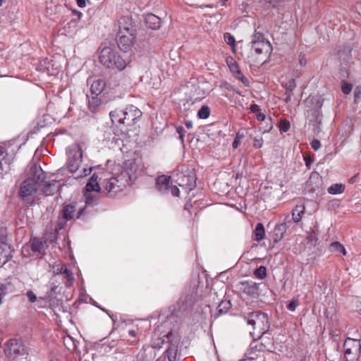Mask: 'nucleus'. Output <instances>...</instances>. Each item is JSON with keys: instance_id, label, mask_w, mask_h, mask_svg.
<instances>
[{"instance_id": "nucleus-1", "label": "nucleus", "mask_w": 361, "mask_h": 361, "mask_svg": "<svg viewBox=\"0 0 361 361\" xmlns=\"http://www.w3.org/2000/svg\"><path fill=\"white\" fill-rule=\"evenodd\" d=\"M208 291L200 283H192L188 289L180 297L176 304L171 305L170 316H179V314H197L202 316L212 314V308L207 304L206 298Z\"/></svg>"}, {"instance_id": "nucleus-2", "label": "nucleus", "mask_w": 361, "mask_h": 361, "mask_svg": "<svg viewBox=\"0 0 361 361\" xmlns=\"http://www.w3.org/2000/svg\"><path fill=\"white\" fill-rule=\"evenodd\" d=\"M138 166L135 159H128L123 162L121 171L110 178L106 185V190L111 196L123 190L128 185H131L136 180Z\"/></svg>"}, {"instance_id": "nucleus-3", "label": "nucleus", "mask_w": 361, "mask_h": 361, "mask_svg": "<svg viewBox=\"0 0 361 361\" xmlns=\"http://www.w3.org/2000/svg\"><path fill=\"white\" fill-rule=\"evenodd\" d=\"M113 124L120 127L122 133L131 130L142 116V112L136 106L129 105L124 110L115 109L109 113Z\"/></svg>"}, {"instance_id": "nucleus-4", "label": "nucleus", "mask_w": 361, "mask_h": 361, "mask_svg": "<svg viewBox=\"0 0 361 361\" xmlns=\"http://www.w3.org/2000/svg\"><path fill=\"white\" fill-rule=\"evenodd\" d=\"M99 62L108 68L119 71H123L127 66L126 61L116 49L110 47H105L101 50Z\"/></svg>"}, {"instance_id": "nucleus-5", "label": "nucleus", "mask_w": 361, "mask_h": 361, "mask_svg": "<svg viewBox=\"0 0 361 361\" xmlns=\"http://www.w3.org/2000/svg\"><path fill=\"white\" fill-rule=\"evenodd\" d=\"M76 202H71L70 204H63L60 212L59 219L57 222L56 229L62 230L66 226V223L69 221H75L80 218H83L86 212V206L78 209L76 216L75 218V213L76 212Z\"/></svg>"}, {"instance_id": "nucleus-6", "label": "nucleus", "mask_w": 361, "mask_h": 361, "mask_svg": "<svg viewBox=\"0 0 361 361\" xmlns=\"http://www.w3.org/2000/svg\"><path fill=\"white\" fill-rule=\"evenodd\" d=\"M345 361H358L361 353L359 339L347 338L343 344Z\"/></svg>"}, {"instance_id": "nucleus-7", "label": "nucleus", "mask_w": 361, "mask_h": 361, "mask_svg": "<svg viewBox=\"0 0 361 361\" xmlns=\"http://www.w3.org/2000/svg\"><path fill=\"white\" fill-rule=\"evenodd\" d=\"M4 353L8 358L28 354V350L21 340L11 338L4 344Z\"/></svg>"}, {"instance_id": "nucleus-8", "label": "nucleus", "mask_w": 361, "mask_h": 361, "mask_svg": "<svg viewBox=\"0 0 361 361\" xmlns=\"http://www.w3.org/2000/svg\"><path fill=\"white\" fill-rule=\"evenodd\" d=\"M164 337L167 339L166 343H169V346L166 349L165 354L169 361H176L178 345L180 336L178 331L176 329H171Z\"/></svg>"}, {"instance_id": "nucleus-9", "label": "nucleus", "mask_w": 361, "mask_h": 361, "mask_svg": "<svg viewBox=\"0 0 361 361\" xmlns=\"http://www.w3.org/2000/svg\"><path fill=\"white\" fill-rule=\"evenodd\" d=\"M196 174L194 169H187L176 174V183L181 188H185L189 192L196 186Z\"/></svg>"}, {"instance_id": "nucleus-10", "label": "nucleus", "mask_w": 361, "mask_h": 361, "mask_svg": "<svg viewBox=\"0 0 361 361\" xmlns=\"http://www.w3.org/2000/svg\"><path fill=\"white\" fill-rule=\"evenodd\" d=\"M61 287H59L58 284L52 282L50 283V286L46 293L47 299L49 300V308L52 310L55 316H59V312L62 308L61 300L58 299V294L60 293Z\"/></svg>"}, {"instance_id": "nucleus-11", "label": "nucleus", "mask_w": 361, "mask_h": 361, "mask_svg": "<svg viewBox=\"0 0 361 361\" xmlns=\"http://www.w3.org/2000/svg\"><path fill=\"white\" fill-rule=\"evenodd\" d=\"M247 324L252 326L253 331H250V335L254 340L260 338L269 329L268 317H255L247 321Z\"/></svg>"}, {"instance_id": "nucleus-12", "label": "nucleus", "mask_w": 361, "mask_h": 361, "mask_svg": "<svg viewBox=\"0 0 361 361\" xmlns=\"http://www.w3.org/2000/svg\"><path fill=\"white\" fill-rule=\"evenodd\" d=\"M82 151L80 145L72 146L68 153V159L66 163L68 170L72 173H76L82 162Z\"/></svg>"}, {"instance_id": "nucleus-13", "label": "nucleus", "mask_w": 361, "mask_h": 361, "mask_svg": "<svg viewBox=\"0 0 361 361\" xmlns=\"http://www.w3.org/2000/svg\"><path fill=\"white\" fill-rule=\"evenodd\" d=\"M38 187L37 180L27 178L21 183L18 195L23 201H28L36 193Z\"/></svg>"}, {"instance_id": "nucleus-14", "label": "nucleus", "mask_w": 361, "mask_h": 361, "mask_svg": "<svg viewBox=\"0 0 361 361\" xmlns=\"http://www.w3.org/2000/svg\"><path fill=\"white\" fill-rule=\"evenodd\" d=\"M259 285L252 281H240L236 287L240 293L245 294L246 295L257 298L259 296Z\"/></svg>"}, {"instance_id": "nucleus-15", "label": "nucleus", "mask_w": 361, "mask_h": 361, "mask_svg": "<svg viewBox=\"0 0 361 361\" xmlns=\"http://www.w3.org/2000/svg\"><path fill=\"white\" fill-rule=\"evenodd\" d=\"M136 33H123L118 32L116 42L118 48L123 52L129 51L135 44Z\"/></svg>"}, {"instance_id": "nucleus-16", "label": "nucleus", "mask_w": 361, "mask_h": 361, "mask_svg": "<svg viewBox=\"0 0 361 361\" xmlns=\"http://www.w3.org/2000/svg\"><path fill=\"white\" fill-rule=\"evenodd\" d=\"M30 178H34V180H37V185H39L40 183H44L46 188L50 187L52 184L46 182V173L42 169L40 166H38L36 163L32 162L30 165V170L28 172Z\"/></svg>"}, {"instance_id": "nucleus-17", "label": "nucleus", "mask_w": 361, "mask_h": 361, "mask_svg": "<svg viewBox=\"0 0 361 361\" xmlns=\"http://www.w3.org/2000/svg\"><path fill=\"white\" fill-rule=\"evenodd\" d=\"M322 183V176L317 172H312L305 183V190L309 193L319 192Z\"/></svg>"}, {"instance_id": "nucleus-18", "label": "nucleus", "mask_w": 361, "mask_h": 361, "mask_svg": "<svg viewBox=\"0 0 361 361\" xmlns=\"http://www.w3.org/2000/svg\"><path fill=\"white\" fill-rule=\"evenodd\" d=\"M118 30L123 33H136L135 25H133L131 16H124L121 17L118 20Z\"/></svg>"}, {"instance_id": "nucleus-19", "label": "nucleus", "mask_w": 361, "mask_h": 361, "mask_svg": "<svg viewBox=\"0 0 361 361\" xmlns=\"http://www.w3.org/2000/svg\"><path fill=\"white\" fill-rule=\"evenodd\" d=\"M13 251L14 249L11 244L3 240L0 242V267L11 259Z\"/></svg>"}, {"instance_id": "nucleus-20", "label": "nucleus", "mask_w": 361, "mask_h": 361, "mask_svg": "<svg viewBox=\"0 0 361 361\" xmlns=\"http://www.w3.org/2000/svg\"><path fill=\"white\" fill-rule=\"evenodd\" d=\"M256 341L257 340H254V341L251 342L245 353V356L248 360H257L259 353L264 350V345L261 343L256 342Z\"/></svg>"}, {"instance_id": "nucleus-21", "label": "nucleus", "mask_w": 361, "mask_h": 361, "mask_svg": "<svg viewBox=\"0 0 361 361\" xmlns=\"http://www.w3.org/2000/svg\"><path fill=\"white\" fill-rule=\"evenodd\" d=\"M172 185L171 177L166 175L159 176L156 180V187L162 193H168Z\"/></svg>"}, {"instance_id": "nucleus-22", "label": "nucleus", "mask_w": 361, "mask_h": 361, "mask_svg": "<svg viewBox=\"0 0 361 361\" xmlns=\"http://www.w3.org/2000/svg\"><path fill=\"white\" fill-rule=\"evenodd\" d=\"M37 70L46 73L48 75H54L58 73L57 68L54 67V61L47 59L40 62Z\"/></svg>"}, {"instance_id": "nucleus-23", "label": "nucleus", "mask_w": 361, "mask_h": 361, "mask_svg": "<svg viewBox=\"0 0 361 361\" xmlns=\"http://www.w3.org/2000/svg\"><path fill=\"white\" fill-rule=\"evenodd\" d=\"M288 228V226L286 222L279 224L275 226L271 236L274 244L278 243L283 238V235L286 232Z\"/></svg>"}, {"instance_id": "nucleus-24", "label": "nucleus", "mask_w": 361, "mask_h": 361, "mask_svg": "<svg viewBox=\"0 0 361 361\" xmlns=\"http://www.w3.org/2000/svg\"><path fill=\"white\" fill-rule=\"evenodd\" d=\"M62 339L65 348L69 352L80 354V351L78 349V345L79 344L78 341L68 334L63 335Z\"/></svg>"}, {"instance_id": "nucleus-25", "label": "nucleus", "mask_w": 361, "mask_h": 361, "mask_svg": "<svg viewBox=\"0 0 361 361\" xmlns=\"http://www.w3.org/2000/svg\"><path fill=\"white\" fill-rule=\"evenodd\" d=\"M5 152V149L4 147L0 146V176L3 178V176L8 173L11 170V162L9 159L6 158L4 156V153Z\"/></svg>"}, {"instance_id": "nucleus-26", "label": "nucleus", "mask_w": 361, "mask_h": 361, "mask_svg": "<svg viewBox=\"0 0 361 361\" xmlns=\"http://www.w3.org/2000/svg\"><path fill=\"white\" fill-rule=\"evenodd\" d=\"M88 98V106L89 109L92 112L95 113L100 110L102 107V101L100 95H87Z\"/></svg>"}, {"instance_id": "nucleus-27", "label": "nucleus", "mask_w": 361, "mask_h": 361, "mask_svg": "<svg viewBox=\"0 0 361 361\" xmlns=\"http://www.w3.org/2000/svg\"><path fill=\"white\" fill-rule=\"evenodd\" d=\"M30 248L35 253L42 254L45 246L47 247V241H43L39 238L34 237L30 240Z\"/></svg>"}, {"instance_id": "nucleus-28", "label": "nucleus", "mask_w": 361, "mask_h": 361, "mask_svg": "<svg viewBox=\"0 0 361 361\" xmlns=\"http://www.w3.org/2000/svg\"><path fill=\"white\" fill-rule=\"evenodd\" d=\"M98 175L96 173H94L88 180V182L85 187V190L89 192H99L101 188L98 182Z\"/></svg>"}, {"instance_id": "nucleus-29", "label": "nucleus", "mask_w": 361, "mask_h": 361, "mask_svg": "<svg viewBox=\"0 0 361 361\" xmlns=\"http://www.w3.org/2000/svg\"><path fill=\"white\" fill-rule=\"evenodd\" d=\"M145 19L147 26L149 28L157 30L161 26V18L153 13H147Z\"/></svg>"}, {"instance_id": "nucleus-30", "label": "nucleus", "mask_w": 361, "mask_h": 361, "mask_svg": "<svg viewBox=\"0 0 361 361\" xmlns=\"http://www.w3.org/2000/svg\"><path fill=\"white\" fill-rule=\"evenodd\" d=\"M252 49H253L257 55L264 53L267 54L271 49V45L269 41L262 42H258V43H253L252 44Z\"/></svg>"}, {"instance_id": "nucleus-31", "label": "nucleus", "mask_w": 361, "mask_h": 361, "mask_svg": "<svg viewBox=\"0 0 361 361\" xmlns=\"http://www.w3.org/2000/svg\"><path fill=\"white\" fill-rule=\"evenodd\" d=\"M106 87V82L104 79L99 78L94 80L90 87V94L92 95H101Z\"/></svg>"}, {"instance_id": "nucleus-32", "label": "nucleus", "mask_w": 361, "mask_h": 361, "mask_svg": "<svg viewBox=\"0 0 361 361\" xmlns=\"http://www.w3.org/2000/svg\"><path fill=\"white\" fill-rule=\"evenodd\" d=\"M56 274L65 275V279H66L65 285L66 287L72 286L74 281L73 274L72 271L66 267V265L63 264L61 268H58L56 269Z\"/></svg>"}, {"instance_id": "nucleus-33", "label": "nucleus", "mask_w": 361, "mask_h": 361, "mask_svg": "<svg viewBox=\"0 0 361 361\" xmlns=\"http://www.w3.org/2000/svg\"><path fill=\"white\" fill-rule=\"evenodd\" d=\"M114 330L125 329L128 325L132 324V319H125L123 317H111Z\"/></svg>"}, {"instance_id": "nucleus-34", "label": "nucleus", "mask_w": 361, "mask_h": 361, "mask_svg": "<svg viewBox=\"0 0 361 361\" xmlns=\"http://www.w3.org/2000/svg\"><path fill=\"white\" fill-rule=\"evenodd\" d=\"M265 230L264 225L262 223L257 224L253 231V239L257 242L261 241L264 238Z\"/></svg>"}, {"instance_id": "nucleus-35", "label": "nucleus", "mask_w": 361, "mask_h": 361, "mask_svg": "<svg viewBox=\"0 0 361 361\" xmlns=\"http://www.w3.org/2000/svg\"><path fill=\"white\" fill-rule=\"evenodd\" d=\"M305 207L302 205H297L292 211V220L294 223H298L302 218Z\"/></svg>"}, {"instance_id": "nucleus-36", "label": "nucleus", "mask_w": 361, "mask_h": 361, "mask_svg": "<svg viewBox=\"0 0 361 361\" xmlns=\"http://www.w3.org/2000/svg\"><path fill=\"white\" fill-rule=\"evenodd\" d=\"M345 185L342 183H334L328 188V192L331 195L341 194L345 190Z\"/></svg>"}, {"instance_id": "nucleus-37", "label": "nucleus", "mask_w": 361, "mask_h": 361, "mask_svg": "<svg viewBox=\"0 0 361 361\" xmlns=\"http://www.w3.org/2000/svg\"><path fill=\"white\" fill-rule=\"evenodd\" d=\"M330 251L337 252L338 254L346 255V251L343 245L338 241L331 243L329 247Z\"/></svg>"}, {"instance_id": "nucleus-38", "label": "nucleus", "mask_w": 361, "mask_h": 361, "mask_svg": "<svg viewBox=\"0 0 361 361\" xmlns=\"http://www.w3.org/2000/svg\"><path fill=\"white\" fill-rule=\"evenodd\" d=\"M230 300H222L216 307L219 314H226L231 308Z\"/></svg>"}, {"instance_id": "nucleus-39", "label": "nucleus", "mask_w": 361, "mask_h": 361, "mask_svg": "<svg viewBox=\"0 0 361 361\" xmlns=\"http://www.w3.org/2000/svg\"><path fill=\"white\" fill-rule=\"evenodd\" d=\"M283 87L285 89V94L293 95V90L296 87V82L295 79L289 80L285 85H283Z\"/></svg>"}, {"instance_id": "nucleus-40", "label": "nucleus", "mask_w": 361, "mask_h": 361, "mask_svg": "<svg viewBox=\"0 0 361 361\" xmlns=\"http://www.w3.org/2000/svg\"><path fill=\"white\" fill-rule=\"evenodd\" d=\"M257 120L259 121H264L266 123L269 124V128L267 129V130H264V133H269L273 128V126H272V121H271V118L269 117L268 118L267 120H266V116L265 114H262V113H258V114L257 115Z\"/></svg>"}, {"instance_id": "nucleus-41", "label": "nucleus", "mask_w": 361, "mask_h": 361, "mask_svg": "<svg viewBox=\"0 0 361 361\" xmlns=\"http://www.w3.org/2000/svg\"><path fill=\"white\" fill-rule=\"evenodd\" d=\"M12 292V286L10 283L0 284V297L4 296Z\"/></svg>"}, {"instance_id": "nucleus-42", "label": "nucleus", "mask_w": 361, "mask_h": 361, "mask_svg": "<svg viewBox=\"0 0 361 361\" xmlns=\"http://www.w3.org/2000/svg\"><path fill=\"white\" fill-rule=\"evenodd\" d=\"M224 39L228 45L231 47V48L233 49V51H234L235 49V42H236L234 36H233L229 32H226L224 35Z\"/></svg>"}, {"instance_id": "nucleus-43", "label": "nucleus", "mask_w": 361, "mask_h": 361, "mask_svg": "<svg viewBox=\"0 0 361 361\" xmlns=\"http://www.w3.org/2000/svg\"><path fill=\"white\" fill-rule=\"evenodd\" d=\"M210 115V109L207 105H203L197 112V116L201 119H206Z\"/></svg>"}, {"instance_id": "nucleus-44", "label": "nucleus", "mask_w": 361, "mask_h": 361, "mask_svg": "<svg viewBox=\"0 0 361 361\" xmlns=\"http://www.w3.org/2000/svg\"><path fill=\"white\" fill-rule=\"evenodd\" d=\"M254 276L259 279H264L267 276V268L259 266L254 271Z\"/></svg>"}, {"instance_id": "nucleus-45", "label": "nucleus", "mask_w": 361, "mask_h": 361, "mask_svg": "<svg viewBox=\"0 0 361 361\" xmlns=\"http://www.w3.org/2000/svg\"><path fill=\"white\" fill-rule=\"evenodd\" d=\"M265 41L267 40L264 38V34L261 32H257V30H255L252 35L251 44H252L253 43H258V42H262Z\"/></svg>"}, {"instance_id": "nucleus-46", "label": "nucleus", "mask_w": 361, "mask_h": 361, "mask_svg": "<svg viewBox=\"0 0 361 361\" xmlns=\"http://www.w3.org/2000/svg\"><path fill=\"white\" fill-rule=\"evenodd\" d=\"M341 91L344 94H349L353 89V85L346 82L345 80H341Z\"/></svg>"}, {"instance_id": "nucleus-47", "label": "nucleus", "mask_w": 361, "mask_h": 361, "mask_svg": "<svg viewBox=\"0 0 361 361\" xmlns=\"http://www.w3.org/2000/svg\"><path fill=\"white\" fill-rule=\"evenodd\" d=\"M290 124L287 119H281L279 125L281 133H286L290 130Z\"/></svg>"}, {"instance_id": "nucleus-48", "label": "nucleus", "mask_w": 361, "mask_h": 361, "mask_svg": "<svg viewBox=\"0 0 361 361\" xmlns=\"http://www.w3.org/2000/svg\"><path fill=\"white\" fill-rule=\"evenodd\" d=\"M361 101V86L357 85L354 90V103L358 104Z\"/></svg>"}, {"instance_id": "nucleus-49", "label": "nucleus", "mask_w": 361, "mask_h": 361, "mask_svg": "<svg viewBox=\"0 0 361 361\" xmlns=\"http://www.w3.org/2000/svg\"><path fill=\"white\" fill-rule=\"evenodd\" d=\"M35 302L38 307H49V300L47 299L46 295L44 297H39Z\"/></svg>"}, {"instance_id": "nucleus-50", "label": "nucleus", "mask_w": 361, "mask_h": 361, "mask_svg": "<svg viewBox=\"0 0 361 361\" xmlns=\"http://www.w3.org/2000/svg\"><path fill=\"white\" fill-rule=\"evenodd\" d=\"M84 196L85 197L86 205L93 204L94 202L96 200H94V197L91 195V192H89L87 190L85 192Z\"/></svg>"}, {"instance_id": "nucleus-51", "label": "nucleus", "mask_w": 361, "mask_h": 361, "mask_svg": "<svg viewBox=\"0 0 361 361\" xmlns=\"http://www.w3.org/2000/svg\"><path fill=\"white\" fill-rule=\"evenodd\" d=\"M308 243L312 244L313 245H316L318 238L316 236V234L314 232H311L308 233V235L307 237Z\"/></svg>"}, {"instance_id": "nucleus-52", "label": "nucleus", "mask_w": 361, "mask_h": 361, "mask_svg": "<svg viewBox=\"0 0 361 361\" xmlns=\"http://www.w3.org/2000/svg\"><path fill=\"white\" fill-rule=\"evenodd\" d=\"M229 69L233 75L241 74V72H242L240 69V67H239L238 63L229 65Z\"/></svg>"}, {"instance_id": "nucleus-53", "label": "nucleus", "mask_w": 361, "mask_h": 361, "mask_svg": "<svg viewBox=\"0 0 361 361\" xmlns=\"http://www.w3.org/2000/svg\"><path fill=\"white\" fill-rule=\"evenodd\" d=\"M298 301L297 300H293L287 304L286 308L288 310L293 312L295 310V308L298 307Z\"/></svg>"}, {"instance_id": "nucleus-54", "label": "nucleus", "mask_w": 361, "mask_h": 361, "mask_svg": "<svg viewBox=\"0 0 361 361\" xmlns=\"http://www.w3.org/2000/svg\"><path fill=\"white\" fill-rule=\"evenodd\" d=\"M27 297L30 302H35L37 300H38V298L37 295L34 293L32 290H28L26 293Z\"/></svg>"}, {"instance_id": "nucleus-55", "label": "nucleus", "mask_w": 361, "mask_h": 361, "mask_svg": "<svg viewBox=\"0 0 361 361\" xmlns=\"http://www.w3.org/2000/svg\"><path fill=\"white\" fill-rule=\"evenodd\" d=\"M235 78L241 81V82L245 86V87H250V81L249 80L243 75V73L241 72L240 76H235Z\"/></svg>"}, {"instance_id": "nucleus-56", "label": "nucleus", "mask_w": 361, "mask_h": 361, "mask_svg": "<svg viewBox=\"0 0 361 361\" xmlns=\"http://www.w3.org/2000/svg\"><path fill=\"white\" fill-rule=\"evenodd\" d=\"M176 130L177 133L179 134L180 140L182 141V142H183L184 133H185V128L181 126H178L176 128Z\"/></svg>"}, {"instance_id": "nucleus-57", "label": "nucleus", "mask_w": 361, "mask_h": 361, "mask_svg": "<svg viewBox=\"0 0 361 361\" xmlns=\"http://www.w3.org/2000/svg\"><path fill=\"white\" fill-rule=\"evenodd\" d=\"M263 139L262 137L260 138H255L253 142V147L255 149H259L262 147L263 145Z\"/></svg>"}, {"instance_id": "nucleus-58", "label": "nucleus", "mask_w": 361, "mask_h": 361, "mask_svg": "<svg viewBox=\"0 0 361 361\" xmlns=\"http://www.w3.org/2000/svg\"><path fill=\"white\" fill-rule=\"evenodd\" d=\"M92 167H90L89 169L84 168L82 169V171L77 175V178L80 177H85L90 174L91 171H92Z\"/></svg>"}, {"instance_id": "nucleus-59", "label": "nucleus", "mask_w": 361, "mask_h": 361, "mask_svg": "<svg viewBox=\"0 0 361 361\" xmlns=\"http://www.w3.org/2000/svg\"><path fill=\"white\" fill-rule=\"evenodd\" d=\"M167 341V339L164 337V336H163V338H160L157 340V343H154V348H161L162 347V345L166 343Z\"/></svg>"}, {"instance_id": "nucleus-60", "label": "nucleus", "mask_w": 361, "mask_h": 361, "mask_svg": "<svg viewBox=\"0 0 361 361\" xmlns=\"http://www.w3.org/2000/svg\"><path fill=\"white\" fill-rule=\"evenodd\" d=\"M169 192H171V193L173 196H176V197L179 196L180 190L176 185L173 186L172 185H171L170 188H169Z\"/></svg>"}, {"instance_id": "nucleus-61", "label": "nucleus", "mask_w": 361, "mask_h": 361, "mask_svg": "<svg viewBox=\"0 0 361 361\" xmlns=\"http://www.w3.org/2000/svg\"><path fill=\"white\" fill-rule=\"evenodd\" d=\"M311 147L312 148L314 149V150H317L320 148L321 147V143H320V141L319 140H317V139H314L311 143Z\"/></svg>"}, {"instance_id": "nucleus-62", "label": "nucleus", "mask_w": 361, "mask_h": 361, "mask_svg": "<svg viewBox=\"0 0 361 361\" xmlns=\"http://www.w3.org/2000/svg\"><path fill=\"white\" fill-rule=\"evenodd\" d=\"M304 161L305 162V165L308 169L311 168L312 163L313 161L312 158L310 156L306 155L304 157Z\"/></svg>"}, {"instance_id": "nucleus-63", "label": "nucleus", "mask_w": 361, "mask_h": 361, "mask_svg": "<svg viewBox=\"0 0 361 361\" xmlns=\"http://www.w3.org/2000/svg\"><path fill=\"white\" fill-rule=\"evenodd\" d=\"M245 130H239L237 133H236V135H235V138L238 139V140H241V139H243V137H245Z\"/></svg>"}, {"instance_id": "nucleus-64", "label": "nucleus", "mask_w": 361, "mask_h": 361, "mask_svg": "<svg viewBox=\"0 0 361 361\" xmlns=\"http://www.w3.org/2000/svg\"><path fill=\"white\" fill-rule=\"evenodd\" d=\"M299 63L302 66L306 65V59L305 54H300L299 55Z\"/></svg>"}]
</instances>
